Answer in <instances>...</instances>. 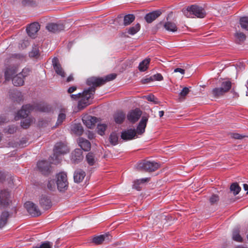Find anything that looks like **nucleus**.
Here are the masks:
<instances>
[{
  "mask_svg": "<svg viewBox=\"0 0 248 248\" xmlns=\"http://www.w3.org/2000/svg\"><path fill=\"white\" fill-rule=\"evenodd\" d=\"M18 65L9 66L6 67L4 77L6 80H10L12 79L13 76L17 73Z\"/></svg>",
  "mask_w": 248,
  "mask_h": 248,
  "instance_id": "12",
  "label": "nucleus"
},
{
  "mask_svg": "<svg viewBox=\"0 0 248 248\" xmlns=\"http://www.w3.org/2000/svg\"><path fill=\"white\" fill-rule=\"evenodd\" d=\"M219 197L216 194L212 195L209 198V202L211 204H217L219 201Z\"/></svg>",
  "mask_w": 248,
  "mask_h": 248,
  "instance_id": "44",
  "label": "nucleus"
},
{
  "mask_svg": "<svg viewBox=\"0 0 248 248\" xmlns=\"http://www.w3.org/2000/svg\"><path fill=\"white\" fill-rule=\"evenodd\" d=\"M240 24L242 29L248 31V17H242L240 19Z\"/></svg>",
  "mask_w": 248,
  "mask_h": 248,
  "instance_id": "39",
  "label": "nucleus"
},
{
  "mask_svg": "<svg viewBox=\"0 0 248 248\" xmlns=\"http://www.w3.org/2000/svg\"><path fill=\"white\" fill-rule=\"evenodd\" d=\"M138 181H140V184H143L145 182H148L149 181V178H142L140 179H138Z\"/></svg>",
  "mask_w": 248,
  "mask_h": 248,
  "instance_id": "64",
  "label": "nucleus"
},
{
  "mask_svg": "<svg viewBox=\"0 0 248 248\" xmlns=\"http://www.w3.org/2000/svg\"><path fill=\"white\" fill-rule=\"evenodd\" d=\"M138 181H140V184H143L145 182H148L149 181V178H142L140 179H138Z\"/></svg>",
  "mask_w": 248,
  "mask_h": 248,
  "instance_id": "63",
  "label": "nucleus"
},
{
  "mask_svg": "<svg viewBox=\"0 0 248 248\" xmlns=\"http://www.w3.org/2000/svg\"><path fill=\"white\" fill-rule=\"evenodd\" d=\"M66 109L65 108H62L61 109L60 113H59L57 119V124L58 125H60L62 124L63 121L66 118Z\"/></svg>",
  "mask_w": 248,
  "mask_h": 248,
  "instance_id": "33",
  "label": "nucleus"
},
{
  "mask_svg": "<svg viewBox=\"0 0 248 248\" xmlns=\"http://www.w3.org/2000/svg\"><path fill=\"white\" fill-rule=\"evenodd\" d=\"M142 114L139 108H136L130 111L127 115L128 120L132 123H135L138 121Z\"/></svg>",
  "mask_w": 248,
  "mask_h": 248,
  "instance_id": "10",
  "label": "nucleus"
},
{
  "mask_svg": "<svg viewBox=\"0 0 248 248\" xmlns=\"http://www.w3.org/2000/svg\"><path fill=\"white\" fill-rule=\"evenodd\" d=\"M161 14V11H155L147 14L145 16V19L148 23L152 22Z\"/></svg>",
  "mask_w": 248,
  "mask_h": 248,
  "instance_id": "20",
  "label": "nucleus"
},
{
  "mask_svg": "<svg viewBox=\"0 0 248 248\" xmlns=\"http://www.w3.org/2000/svg\"><path fill=\"white\" fill-rule=\"evenodd\" d=\"M15 95L16 96H17L18 97V99H16V101H21L23 99V96L21 94V93L20 92H16V93H15Z\"/></svg>",
  "mask_w": 248,
  "mask_h": 248,
  "instance_id": "57",
  "label": "nucleus"
},
{
  "mask_svg": "<svg viewBox=\"0 0 248 248\" xmlns=\"http://www.w3.org/2000/svg\"><path fill=\"white\" fill-rule=\"evenodd\" d=\"M163 26L167 31H169L176 32L178 30L176 24L171 21L166 22L164 24Z\"/></svg>",
  "mask_w": 248,
  "mask_h": 248,
  "instance_id": "25",
  "label": "nucleus"
},
{
  "mask_svg": "<svg viewBox=\"0 0 248 248\" xmlns=\"http://www.w3.org/2000/svg\"><path fill=\"white\" fill-rule=\"evenodd\" d=\"M24 206L27 209L28 212L32 217H38L41 215V212L37 206L33 202H27L25 203Z\"/></svg>",
  "mask_w": 248,
  "mask_h": 248,
  "instance_id": "8",
  "label": "nucleus"
},
{
  "mask_svg": "<svg viewBox=\"0 0 248 248\" xmlns=\"http://www.w3.org/2000/svg\"><path fill=\"white\" fill-rule=\"evenodd\" d=\"M52 65L55 72L62 78L65 77V73L62 67L57 58H54L52 60Z\"/></svg>",
  "mask_w": 248,
  "mask_h": 248,
  "instance_id": "13",
  "label": "nucleus"
},
{
  "mask_svg": "<svg viewBox=\"0 0 248 248\" xmlns=\"http://www.w3.org/2000/svg\"><path fill=\"white\" fill-rule=\"evenodd\" d=\"M160 167V164L154 161L144 160L139 163L138 169L148 172H153L157 170Z\"/></svg>",
  "mask_w": 248,
  "mask_h": 248,
  "instance_id": "4",
  "label": "nucleus"
},
{
  "mask_svg": "<svg viewBox=\"0 0 248 248\" xmlns=\"http://www.w3.org/2000/svg\"><path fill=\"white\" fill-rule=\"evenodd\" d=\"M94 94L87 89L84 90L82 93L71 94L70 97L73 100H78V108L79 109H82L91 104Z\"/></svg>",
  "mask_w": 248,
  "mask_h": 248,
  "instance_id": "2",
  "label": "nucleus"
},
{
  "mask_svg": "<svg viewBox=\"0 0 248 248\" xmlns=\"http://www.w3.org/2000/svg\"><path fill=\"white\" fill-rule=\"evenodd\" d=\"M211 93L215 97H219L226 93L220 87L214 88Z\"/></svg>",
  "mask_w": 248,
  "mask_h": 248,
  "instance_id": "31",
  "label": "nucleus"
},
{
  "mask_svg": "<svg viewBox=\"0 0 248 248\" xmlns=\"http://www.w3.org/2000/svg\"><path fill=\"white\" fill-rule=\"evenodd\" d=\"M34 109L44 112H50L52 110L49 105L44 103L37 104L35 106L27 104L22 106L15 116V119L16 121L20 118H26L31 111Z\"/></svg>",
  "mask_w": 248,
  "mask_h": 248,
  "instance_id": "1",
  "label": "nucleus"
},
{
  "mask_svg": "<svg viewBox=\"0 0 248 248\" xmlns=\"http://www.w3.org/2000/svg\"><path fill=\"white\" fill-rule=\"evenodd\" d=\"M231 136L232 138L234 139H242L244 137V136H243L242 135L236 133H231Z\"/></svg>",
  "mask_w": 248,
  "mask_h": 248,
  "instance_id": "54",
  "label": "nucleus"
},
{
  "mask_svg": "<svg viewBox=\"0 0 248 248\" xmlns=\"http://www.w3.org/2000/svg\"><path fill=\"white\" fill-rule=\"evenodd\" d=\"M77 86H73L68 88V89L67 90V92L69 93H72L73 92H74L77 90Z\"/></svg>",
  "mask_w": 248,
  "mask_h": 248,
  "instance_id": "58",
  "label": "nucleus"
},
{
  "mask_svg": "<svg viewBox=\"0 0 248 248\" xmlns=\"http://www.w3.org/2000/svg\"><path fill=\"white\" fill-rule=\"evenodd\" d=\"M31 124V121L29 119H25L21 122V126L25 129H27L29 127Z\"/></svg>",
  "mask_w": 248,
  "mask_h": 248,
  "instance_id": "47",
  "label": "nucleus"
},
{
  "mask_svg": "<svg viewBox=\"0 0 248 248\" xmlns=\"http://www.w3.org/2000/svg\"><path fill=\"white\" fill-rule=\"evenodd\" d=\"M232 86V82L229 80H224L221 82L220 87L226 93L231 89Z\"/></svg>",
  "mask_w": 248,
  "mask_h": 248,
  "instance_id": "28",
  "label": "nucleus"
},
{
  "mask_svg": "<svg viewBox=\"0 0 248 248\" xmlns=\"http://www.w3.org/2000/svg\"><path fill=\"white\" fill-rule=\"evenodd\" d=\"M107 125L106 124H98L97 127V131L98 134L103 136L107 129Z\"/></svg>",
  "mask_w": 248,
  "mask_h": 248,
  "instance_id": "40",
  "label": "nucleus"
},
{
  "mask_svg": "<svg viewBox=\"0 0 248 248\" xmlns=\"http://www.w3.org/2000/svg\"><path fill=\"white\" fill-rule=\"evenodd\" d=\"M40 29V26L38 22H33L30 24L26 28L27 32L29 36L32 38L36 37L37 32Z\"/></svg>",
  "mask_w": 248,
  "mask_h": 248,
  "instance_id": "9",
  "label": "nucleus"
},
{
  "mask_svg": "<svg viewBox=\"0 0 248 248\" xmlns=\"http://www.w3.org/2000/svg\"><path fill=\"white\" fill-rule=\"evenodd\" d=\"M23 56L20 54H14L12 55V58H16L20 59L21 58H23Z\"/></svg>",
  "mask_w": 248,
  "mask_h": 248,
  "instance_id": "62",
  "label": "nucleus"
},
{
  "mask_svg": "<svg viewBox=\"0 0 248 248\" xmlns=\"http://www.w3.org/2000/svg\"><path fill=\"white\" fill-rule=\"evenodd\" d=\"M135 17L133 14H128L125 15L124 17V25L127 26L130 25L134 20Z\"/></svg>",
  "mask_w": 248,
  "mask_h": 248,
  "instance_id": "32",
  "label": "nucleus"
},
{
  "mask_svg": "<svg viewBox=\"0 0 248 248\" xmlns=\"http://www.w3.org/2000/svg\"><path fill=\"white\" fill-rule=\"evenodd\" d=\"M189 88L187 87H185L183 89V90L180 93L179 95L180 96L185 97L189 93Z\"/></svg>",
  "mask_w": 248,
  "mask_h": 248,
  "instance_id": "50",
  "label": "nucleus"
},
{
  "mask_svg": "<svg viewBox=\"0 0 248 248\" xmlns=\"http://www.w3.org/2000/svg\"><path fill=\"white\" fill-rule=\"evenodd\" d=\"M30 72L31 70L30 69L28 68H25L22 70V72L19 73V74L21 75V76L24 78L29 75Z\"/></svg>",
  "mask_w": 248,
  "mask_h": 248,
  "instance_id": "48",
  "label": "nucleus"
},
{
  "mask_svg": "<svg viewBox=\"0 0 248 248\" xmlns=\"http://www.w3.org/2000/svg\"><path fill=\"white\" fill-rule=\"evenodd\" d=\"M39 54V51L38 48L33 47L31 52L29 53V56L31 57H35Z\"/></svg>",
  "mask_w": 248,
  "mask_h": 248,
  "instance_id": "46",
  "label": "nucleus"
},
{
  "mask_svg": "<svg viewBox=\"0 0 248 248\" xmlns=\"http://www.w3.org/2000/svg\"><path fill=\"white\" fill-rule=\"evenodd\" d=\"M154 80V79L152 77H150L149 78H145L142 79V83H147L148 82H150L151 81H153Z\"/></svg>",
  "mask_w": 248,
  "mask_h": 248,
  "instance_id": "60",
  "label": "nucleus"
},
{
  "mask_svg": "<svg viewBox=\"0 0 248 248\" xmlns=\"http://www.w3.org/2000/svg\"><path fill=\"white\" fill-rule=\"evenodd\" d=\"M148 117L143 116L142 117L140 121V122L137 128V132L139 134H141L145 131V128L146 126L147 123L148 122Z\"/></svg>",
  "mask_w": 248,
  "mask_h": 248,
  "instance_id": "18",
  "label": "nucleus"
},
{
  "mask_svg": "<svg viewBox=\"0 0 248 248\" xmlns=\"http://www.w3.org/2000/svg\"><path fill=\"white\" fill-rule=\"evenodd\" d=\"M86 160L89 165L93 166L95 162L94 154L92 152L88 153L86 156Z\"/></svg>",
  "mask_w": 248,
  "mask_h": 248,
  "instance_id": "36",
  "label": "nucleus"
},
{
  "mask_svg": "<svg viewBox=\"0 0 248 248\" xmlns=\"http://www.w3.org/2000/svg\"><path fill=\"white\" fill-rule=\"evenodd\" d=\"M136 135V132L134 129H129L123 131L121 133V138L124 140H131Z\"/></svg>",
  "mask_w": 248,
  "mask_h": 248,
  "instance_id": "15",
  "label": "nucleus"
},
{
  "mask_svg": "<svg viewBox=\"0 0 248 248\" xmlns=\"http://www.w3.org/2000/svg\"><path fill=\"white\" fill-rule=\"evenodd\" d=\"M125 114L123 111H118L114 115V119L117 124H122L125 119Z\"/></svg>",
  "mask_w": 248,
  "mask_h": 248,
  "instance_id": "26",
  "label": "nucleus"
},
{
  "mask_svg": "<svg viewBox=\"0 0 248 248\" xmlns=\"http://www.w3.org/2000/svg\"><path fill=\"white\" fill-rule=\"evenodd\" d=\"M230 190L233 192L234 195H236L240 191L241 187L237 183H233L231 185Z\"/></svg>",
  "mask_w": 248,
  "mask_h": 248,
  "instance_id": "41",
  "label": "nucleus"
},
{
  "mask_svg": "<svg viewBox=\"0 0 248 248\" xmlns=\"http://www.w3.org/2000/svg\"><path fill=\"white\" fill-rule=\"evenodd\" d=\"M184 15L189 18L196 16L198 18H203L205 16L206 13L204 9L196 5H192L187 7L183 10Z\"/></svg>",
  "mask_w": 248,
  "mask_h": 248,
  "instance_id": "3",
  "label": "nucleus"
},
{
  "mask_svg": "<svg viewBox=\"0 0 248 248\" xmlns=\"http://www.w3.org/2000/svg\"><path fill=\"white\" fill-rule=\"evenodd\" d=\"M79 146L84 151H88L91 149V144L90 142L83 138H79L78 140Z\"/></svg>",
  "mask_w": 248,
  "mask_h": 248,
  "instance_id": "21",
  "label": "nucleus"
},
{
  "mask_svg": "<svg viewBox=\"0 0 248 248\" xmlns=\"http://www.w3.org/2000/svg\"><path fill=\"white\" fill-rule=\"evenodd\" d=\"M154 80H157V81H161L163 79V77L161 74L158 73L154 75L153 78Z\"/></svg>",
  "mask_w": 248,
  "mask_h": 248,
  "instance_id": "56",
  "label": "nucleus"
},
{
  "mask_svg": "<svg viewBox=\"0 0 248 248\" xmlns=\"http://www.w3.org/2000/svg\"><path fill=\"white\" fill-rule=\"evenodd\" d=\"M144 97L148 101L153 102L155 104H157L158 103L157 99L153 94H150L147 96H144Z\"/></svg>",
  "mask_w": 248,
  "mask_h": 248,
  "instance_id": "45",
  "label": "nucleus"
},
{
  "mask_svg": "<svg viewBox=\"0 0 248 248\" xmlns=\"http://www.w3.org/2000/svg\"><path fill=\"white\" fill-rule=\"evenodd\" d=\"M13 83L15 86H20L24 84V80L23 78L19 74L16 75L12 79Z\"/></svg>",
  "mask_w": 248,
  "mask_h": 248,
  "instance_id": "27",
  "label": "nucleus"
},
{
  "mask_svg": "<svg viewBox=\"0 0 248 248\" xmlns=\"http://www.w3.org/2000/svg\"><path fill=\"white\" fill-rule=\"evenodd\" d=\"M57 178L56 184L58 189L60 191L66 190L67 188L68 184L66 173L64 172H60L57 175Z\"/></svg>",
  "mask_w": 248,
  "mask_h": 248,
  "instance_id": "7",
  "label": "nucleus"
},
{
  "mask_svg": "<svg viewBox=\"0 0 248 248\" xmlns=\"http://www.w3.org/2000/svg\"><path fill=\"white\" fill-rule=\"evenodd\" d=\"M16 127L14 125H11L9 127L7 132L9 134H14L15 132H16Z\"/></svg>",
  "mask_w": 248,
  "mask_h": 248,
  "instance_id": "55",
  "label": "nucleus"
},
{
  "mask_svg": "<svg viewBox=\"0 0 248 248\" xmlns=\"http://www.w3.org/2000/svg\"><path fill=\"white\" fill-rule=\"evenodd\" d=\"M22 4L24 6H33L35 2L32 0H23Z\"/></svg>",
  "mask_w": 248,
  "mask_h": 248,
  "instance_id": "51",
  "label": "nucleus"
},
{
  "mask_svg": "<svg viewBox=\"0 0 248 248\" xmlns=\"http://www.w3.org/2000/svg\"><path fill=\"white\" fill-rule=\"evenodd\" d=\"M56 182L54 180H51L48 181L47 184V187L49 189L52 190L55 188Z\"/></svg>",
  "mask_w": 248,
  "mask_h": 248,
  "instance_id": "49",
  "label": "nucleus"
},
{
  "mask_svg": "<svg viewBox=\"0 0 248 248\" xmlns=\"http://www.w3.org/2000/svg\"><path fill=\"white\" fill-rule=\"evenodd\" d=\"M82 151L80 149H76L72 153L71 160L75 163H78L83 158Z\"/></svg>",
  "mask_w": 248,
  "mask_h": 248,
  "instance_id": "17",
  "label": "nucleus"
},
{
  "mask_svg": "<svg viewBox=\"0 0 248 248\" xmlns=\"http://www.w3.org/2000/svg\"><path fill=\"white\" fill-rule=\"evenodd\" d=\"M97 119L94 116H86L82 119V121L85 125L89 128H93L97 123Z\"/></svg>",
  "mask_w": 248,
  "mask_h": 248,
  "instance_id": "14",
  "label": "nucleus"
},
{
  "mask_svg": "<svg viewBox=\"0 0 248 248\" xmlns=\"http://www.w3.org/2000/svg\"><path fill=\"white\" fill-rule=\"evenodd\" d=\"M140 28V25L139 23L136 24L134 26L130 27L128 29L127 32L131 35H134L138 32Z\"/></svg>",
  "mask_w": 248,
  "mask_h": 248,
  "instance_id": "38",
  "label": "nucleus"
},
{
  "mask_svg": "<svg viewBox=\"0 0 248 248\" xmlns=\"http://www.w3.org/2000/svg\"><path fill=\"white\" fill-rule=\"evenodd\" d=\"M108 234H106L95 236L92 239V242L96 245H100L105 241V238L108 237Z\"/></svg>",
  "mask_w": 248,
  "mask_h": 248,
  "instance_id": "30",
  "label": "nucleus"
},
{
  "mask_svg": "<svg viewBox=\"0 0 248 248\" xmlns=\"http://www.w3.org/2000/svg\"><path fill=\"white\" fill-rule=\"evenodd\" d=\"M3 195L5 197V199H7L8 198V196L9 195V192L6 191V190H4V191H2L0 193V202H1V200H3Z\"/></svg>",
  "mask_w": 248,
  "mask_h": 248,
  "instance_id": "52",
  "label": "nucleus"
},
{
  "mask_svg": "<svg viewBox=\"0 0 248 248\" xmlns=\"http://www.w3.org/2000/svg\"><path fill=\"white\" fill-rule=\"evenodd\" d=\"M174 72H179L181 74H184L185 73V70L183 69L180 68H177L174 70Z\"/></svg>",
  "mask_w": 248,
  "mask_h": 248,
  "instance_id": "59",
  "label": "nucleus"
},
{
  "mask_svg": "<svg viewBox=\"0 0 248 248\" xmlns=\"http://www.w3.org/2000/svg\"><path fill=\"white\" fill-rule=\"evenodd\" d=\"M85 176L86 173L84 171L81 169L77 170L74 174V181L76 183H79L83 181Z\"/></svg>",
  "mask_w": 248,
  "mask_h": 248,
  "instance_id": "22",
  "label": "nucleus"
},
{
  "mask_svg": "<svg viewBox=\"0 0 248 248\" xmlns=\"http://www.w3.org/2000/svg\"><path fill=\"white\" fill-rule=\"evenodd\" d=\"M151 61V59L149 58H146L141 62L138 66V69L140 72H144L146 71Z\"/></svg>",
  "mask_w": 248,
  "mask_h": 248,
  "instance_id": "23",
  "label": "nucleus"
},
{
  "mask_svg": "<svg viewBox=\"0 0 248 248\" xmlns=\"http://www.w3.org/2000/svg\"><path fill=\"white\" fill-rule=\"evenodd\" d=\"M236 41L237 43H240L246 40V36L243 32H237L234 34Z\"/></svg>",
  "mask_w": 248,
  "mask_h": 248,
  "instance_id": "37",
  "label": "nucleus"
},
{
  "mask_svg": "<svg viewBox=\"0 0 248 248\" xmlns=\"http://www.w3.org/2000/svg\"><path fill=\"white\" fill-rule=\"evenodd\" d=\"M116 75L115 74H111L107 75L105 78H102L104 81V84L107 82L110 81L116 78Z\"/></svg>",
  "mask_w": 248,
  "mask_h": 248,
  "instance_id": "43",
  "label": "nucleus"
},
{
  "mask_svg": "<svg viewBox=\"0 0 248 248\" xmlns=\"http://www.w3.org/2000/svg\"><path fill=\"white\" fill-rule=\"evenodd\" d=\"M54 155L59 156L68 154L70 152V148L66 141L57 142L53 148Z\"/></svg>",
  "mask_w": 248,
  "mask_h": 248,
  "instance_id": "5",
  "label": "nucleus"
},
{
  "mask_svg": "<svg viewBox=\"0 0 248 248\" xmlns=\"http://www.w3.org/2000/svg\"><path fill=\"white\" fill-rule=\"evenodd\" d=\"M232 239L238 242H242L243 239L240 234V230L239 229H235L232 232Z\"/></svg>",
  "mask_w": 248,
  "mask_h": 248,
  "instance_id": "35",
  "label": "nucleus"
},
{
  "mask_svg": "<svg viewBox=\"0 0 248 248\" xmlns=\"http://www.w3.org/2000/svg\"><path fill=\"white\" fill-rule=\"evenodd\" d=\"M46 29L50 32L56 33L64 30V26L61 24L51 23L46 26Z\"/></svg>",
  "mask_w": 248,
  "mask_h": 248,
  "instance_id": "16",
  "label": "nucleus"
},
{
  "mask_svg": "<svg viewBox=\"0 0 248 248\" xmlns=\"http://www.w3.org/2000/svg\"><path fill=\"white\" fill-rule=\"evenodd\" d=\"M109 141L112 145H116L118 144V135L115 132H112L109 137Z\"/></svg>",
  "mask_w": 248,
  "mask_h": 248,
  "instance_id": "34",
  "label": "nucleus"
},
{
  "mask_svg": "<svg viewBox=\"0 0 248 248\" xmlns=\"http://www.w3.org/2000/svg\"><path fill=\"white\" fill-rule=\"evenodd\" d=\"M104 81L102 78L91 77L87 79L86 84L90 86L87 90L94 94L96 88L104 85Z\"/></svg>",
  "mask_w": 248,
  "mask_h": 248,
  "instance_id": "6",
  "label": "nucleus"
},
{
  "mask_svg": "<svg viewBox=\"0 0 248 248\" xmlns=\"http://www.w3.org/2000/svg\"><path fill=\"white\" fill-rule=\"evenodd\" d=\"M39 202L41 207L45 209H48L52 206L51 200L46 195H42Z\"/></svg>",
  "mask_w": 248,
  "mask_h": 248,
  "instance_id": "19",
  "label": "nucleus"
},
{
  "mask_svg": "<svg viewBox=\"0 0 248 248\" xmlns=\"http://www.w3.org/2000/svg\"><path fill=\"white\" fill-rule=\"evenodd\" d=\"M9 217L8 212H3L0 217V228H3L7 223V219Z\"/></svg>",
  "mask_w": 248,
  "mask_h": 248,
  "instance_id": "29",
  "label": "nucleus"
},
{
  "mask_svg": "<svg viewBox=\"0 0 248 248\" xmlns=\"http://www.w3.org/2000/svg\"><path fill=\"white\" fill-rule=\"evenodd\" d=\"M71 130L73 133L77 135H81L83 132V129L80 124H74L71 126Z\"/></svg>",
  "mask_w": 248,
  "mask_h": 248,
  "instance_id": "24",
  "label": "nucleus"
},
{
  "mask_svg": "<svg viewBox=\"0 0 248 248\" xmlns=\"http://www.w3.org/2000/svg\"><path fill=\"white\" fill-rule=\"evenodd\" d=\"M140 181H138V180H135L134 182V184L133 185V187L136 189H137L138 191H140L141 190V187L140 186Z\"/></svg>",
  "mask_w": 248,
  "mask_h": 248,
  "instance_id": "53",
  "label": "nucleus"
},
{
  "mask_svg": "<svg viewBox=\"0 0 248 248\" xmlns=\"http://www.w3.org/2000/svg\"><path fill=\"white\" fill-rule=\"evenodd\" d=\"M53 244L49 241H45L42 242L40 246L33 247V248H52Z\"/></svg>",
  "mask_w": 248,
  "mask_h": 248,
  "instance_id": "42",
  "label": "nucleus"
},
{
  "mask_svg": "<svg viewBox=\"0 0 248 248\" xmlns=\"http://www.w3.org/2000/svg\"><path fill=\"white\" fill-rule=\"evenodd\" d=\"M37 168L39 171L43 174H48L50 172V163L45 160L38 161L37 164Z\"/></svg>",
  "mask_w": 248,
  "mask_h": 248,
  "instance_id": "11",
  "label": "nucleus"
},
{
  "mask_svg": "<svg viewBox=\"0 0 248 248\" xmlns=\"http://www.w3.org/2000/svg\"><path fill=\"white\" fill-rule=\"evenodd\" d=\"M87 135H88V138L90 140H92L94 138V133L91 131H88Z\"/></svg>",
  "mask_w": 248,
  "mask_h": 248,
  "instance_id": "61",
  "label": "nucleus"
}]
</instances>
